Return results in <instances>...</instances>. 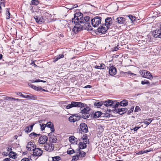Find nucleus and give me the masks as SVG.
I'll list each match as a JSON object with an SVG mask.
<instances>
[{
  "label": "nucleus",
  "mask_w": 161,
  "mask_h": 161,
  "mask_svg": "<svg viewBox=\"0 0 161 161\" xmlns=\"http://www.w3.org/2000/svg\"><path fill=\"white\" fill-rule=\"evenodd\" d=\"M84 108L81 110L80 112L82 114L88 113L90 110V108L87 106L86 104L80 102L72 101L70 104L67 105L66 108L67 109H69L73 107Z\"/></svg>",
  "instance_id": "f257e3e1"
},
{
  "label": "nucleus",
  "mask_w": 161,
  "mask_h": 161,
  "mask_svg": "<svg viewBox=\"0 0 161 161\" xmlns=\"http://www.w3.org/2000/svg\"><path fill=\"white\" fill-rule=\"evenodd\" d=\"M90 17L89 16H85L83 17L82 14L81 16V15L76 16L75 14L74 17L72 19V21L76 25H81L82 24H85V25L89 26L90 25Z\"/></svg>",
  "instance_id": "f03ea898"
},
{
  "label": "nucleus",
  "mask_w": 161,
  "mask_h": 161,
  "mask_svg": "<svg viewBox=\"0 0 161 161\" xmlns=\"http://www.w3.org/2000/svg\"><path fill=\"white\" fill-rule=\"evenodd\" d=\"M67 153L69 154H72L73 153H76L75 155L73 156L72 161H76L80 158L84 157L86 155L85 152L83 151H81L80 149H77L75 151L72 148H70L67 151Z\"/></svg>",
  "instance_id": "7ed1b4c3"
},
{
  "label": "nucleus",
  "mask_w": 161,
  "mask_h": 161,
  "mask_svg": "<svg viewBox=\"0 0 161 161\" xmlns=\"http://www.w3.org/2000/svg\"><path fill=\"white\" fill-rule=\"evenodd\" d=\"M101 19L102 18L100 17L96 16L92 19L91 22L92 26L94 27H97L101 24Z\"/></svg>",
  "instance_id": "20e7f679"
},
{
  "label": "nucleus",
  "mask_w": 161,
  "mask_h": 161,
  "mask_svg": "<svg viewBox=\"0 0 161 161\" xmlns=\"http://www.w3.org/2000/svg\"><path fill=\"white\" fill-rule=\"evenodd\" d=\"M153 36L155 38L158 37L161 38V24L158 30H154L152 33Z\"/></svg>",
  "instance_id": "39448f33"
},
{
  "label": "nucleus",
  "mask_w": 161,
  "mask_h": 161,
  "mask_svg": "<svg viewBox=\"0 0 161 161\" xmlns=\"http://www.w3.org/2000/svg\"><path fill=\"white\" fill-rule=\"evenodd\" d=\"M44 149L47 151H52L54 148V146L53 144L50 143H48L44 146Z\"/></svg>",
  "instance_id": "423d86ee"
},
{
  "label": "nucleus",
  "mask_w": 161,
  "mask_h": 161,
  "mask_svg": "<svg viewBox=\"0 0 161 161\" xmlns=\"http://www.w3.org/2000/svg\"><path fill=\"white\" fill-rule=\"evenodd\" d=\"M33 154L36 156H41L42 154V150L39 148L32 149Z\"/></svg>",
  "instance_id": "0eeeda50"
},
{
  "label": "nucleus",
  "mask_w": 161,
  "mask_h": 161,
  "mask_svg": "<svg viewBox=\"0 0 161 161\" xmlns=\"http://www.w3.org/2000/svg\"><path fill=\"white\" fill-rule=\"evenodd\" d=\"M80 129L83 132L86 133L88 131L87 126L85 123H81L80 125Z\"/></svg>",
  "instance_id": "6e6552de"
},
{
  "label": "nucleus",
  "mask_w": 161,
  "mask_h": 161,
  "mask_svg": "<svg viewBox=\"0 0 161 161\" xmlns=\"http://www.w3.org/2000/svg\"><path fill=\"white\" fill-rule=\"evenodd\" d=\"M48 140V138L46 136H42L39 137V142L41 144L46 143Z\"/></svg>",
  "instance_id": "1a4fd4ad"
},
{
  "label": "nucleus",
  "mask_w": 161,
  "mask_h": 161,
  "mask_svg": "<svg viewBox=\"0 0 161 161\" xmlns=\"http://www.w3.org/2000/svg\"><path fill=\"white\" fill-rule=\"evenodd\" d=\"M127 110L128 109L126 108H119L118 109H115V110H113V111L114 113H115V112H116L119 113V114L121 115L125 113Z\"/></svg>",
  "instance_id": "9d476101"
},
{
  "label": "nucleus",
  "mask_w": 161,
  "mask_h": 161,
  "mask_svg": "<svg viewBox=\"0 0 161 161\" xmlns=\"http://www.w3.org/2000/svg\"><path fill=\"white\" fill-rule=\"evenodd\" d=\"M75 25L73 29V31L75 33H76L78 31L83 30V25Z\"/></svg>",
  "instance_id": "9b49d317"
},
{
  "label": "nucleus",
  "mask_w": 161,
  "mask_h": 161,
  "mask_svg": "<svg viewBox=\"0 0 161 161\" xmlns=\"http://www.w3.org/2000/svg\"><path fill=\"white\" fill-rule=\"evenodd\" d=\"M35 147H36V146L34 144V143L33 142H30L28 143L26 148L27 150L31 151Z\"/></svg>",
  "instance_id": "f8f14e48"
},
{
  "label": "nucleus",
  "mask_w": 161,
  "mask_h": 161,
  "mask_svg": "<svg viewBox=\"0 0 161 161\" xmlns=\"http://www.w3.org/2000/svg\"><path fill=\"white\" fill-rule=\"evenodd\" d=\"M112 19L111 17H107L105 19V25L109 28V26L112 24Z\"/></svg>",
  "instance_id": "ddd939ff"
},
{
  "label": "nucleus",
  "mask_w": 161,
  "mask_h": 161,
  "mask_svg": "<svg viewBox=\"0 0 161 161\" xmlns=\"http://www.w3.org/2000/svg\"><path fill=\"white\" fill-rule=\"evenodd\" d=\"M109 73L112 76L115 75L116 73V69L114 66H111L109 69Z\"/></svg>",
  "instance_id": "4468645a"
},
{
  "label": "nucleus",
  "mask_w": 161,
  "mask_h": 161,
  "mask_svg": "<svg viewBox=\"0 0 161 161\" xmlns=\"http://www.w3.org/2000/svg\"><path fill=\"white\" fill-rule=\"evenodd\" d=\"M80 117L76 116L74 115L70 116L69 118V121L71 122H74L79 120L80 119Z\"/></svg>",
  "instance_id": "2eb2a0df"
},
{
  "label": "nucleus",
  "mask_w": 161,
  "mask_h": 161,
  "mask_svg": "<svg viewBox=\"0 0 161 161\" xmlns=\"http://www.w3.org/2000/svg\"><path fill=\"white\" fill-rule=\"evenodd\" d=\"M109 28L106 27H104L103 26H102L101 27H99L97 29V30L98 32L99 33L105 34L106 32L108 30V29Z\"/></svg>",
  "instance_id": "dca6fc26"
},
{
  "label": "nucleus",
  "mask_w": 161,
  "mask_h": 161,
  "mask_svg": "<svg viewBox=\"0 0 161 161\" xmlns=\"http://www.w3.org/2000/svg\"><path fill=\"white\" fill-rule=\"evenodd\" d=\"M125 21V19L122 17H119L116 18V22L119 24H124Z\"/></svg>",
  "instance_id": "f3484780"
},
{
  "label": "nucleus",
  "mask_w": 161,
  "mask_h": 161,
  "mask_svg": "<svg viewBox=\"0 0 161 161\" xmlns=\"http://www.w3.org/2000/svg\"><path fill=\"white\" fill-rule=\"evenodd\" d=\"M46 125H47L46 126L50 128L52 132L54 131L55 129L53 123L49 121L48 122Z\"/></svg>",
  "instance_id": "a211bd4d"
},
{
  "label": "nucleus",
  "mask_w": 161,
  "mask_h": 161,
  "mask_svg": "<svg viewBox=\"0 0 161 161\" xmlns=\"http://www.w3.org/2000/svg\"><path fill=\"white\" fill-rule=\"evenodd\" d=\"M104 116V114L100 111L96 112L94 114V117L95 118H99L101 116L103 117Z\"/></svg>",
  "instance_id": "6ab92c4d"
},
{
  "label": "nucleus",
  "mask_w": 161,
  "mask_h": 161,
  "mask_svg": "<svg viewBox=\"0 0 161 161\" xmlns=\"http://www.w3.org/2000/svg\"><path fill=\"white\" fill-rule=\"evenodd\" d=\"M23 97L27 98L28 99L35 100L36 97V96L33 95H24L23 96Z\"/></svg>",
  "instance_id": "aec40b11"
},
{
  "label": "nucleus",
  "mask_w": 161,
  "mask_h": 161,
  "mask_svg": "<svg viewBox=\"0 0 161 161\" xmlns=\"http://www.w3.org/2000/svg\"><path fill=\"white\" fill-rule=\"evenodd\" d=\"M34 125V124H33L32 125L26 127L25 129V131L27 133L30 132L32 130L33 127Z\"/></svg>",
  "instance_id": "412c9836"
},
{
  "label": "nucleus",
  "mask_w": 161,
  "mask_h": 161,
  "mask_svg": "<svg viewBox=\"0 0 161 161\" xmlns=\"http://www.w3.org/2000/svg\"><path fill=\"white\" fill-rule=\"evenodd\" d=\"M34 18L36 21L39 24H42L44 22L43 19L42 17L36 16Z\"/></svg>",
  "instance_id": "4be33fe9"
},
{
  "label": "nucleus",
  "mask_w": 161,
  "mask_h": 161,
  "mask_svg": "<svg viewBox=\"0 0 161 161\" xmlns=\"http://www.w3.org/2000/svg\"><path fill=\"white\" fill-rule=\"evenodd\" d=\"M79 149H83L85 148L86 147V143L84 142H80L79 144Z\"/></svg>",
  "instance_id": "5701e85b"
},
{
  "label": "nucleus",
  "mask_w": 161,
  "mask_h": 161,
  "mask_svg": "<svg viewBox=\"0 0 161 161\" xmlns=\"http://www.w3.org/2000/svg\"><path fill=\"white\" fill-rule=\"evenodd\" d=\"M64 55L63 54H59L55 56L53 58V62H56L58 59L64 58Z\"/></svg>",
  "instance_id": "b1692460"
},
{
  "label": "nucleus",
  "mask_w": 161,
  "mask_h": 161,
  "mask_svg": "<svg viewBox=\"0 0 161 161\" xmlns=\"http://www.w3.org/2000/svg\"><path fill=\"white\" fill-rule=\"evenodd\" d=\"M69 140L70 142L73 144L77 143V139L74 136H71L69 138Z\"/></svg>",
  "instance_id": "393cba45"
},
{
  "label": "nucleus",
  "mask_w": 161,
  "mask_h": 161,
  "mask_svg": "<svg viewBox=\"0 0 161 161\" xmlns=\"http://www.w3.org/2000/svg\"><path fill=\"white\" fill-rule=\"evenodd\" d=\"M112 102L113 101L111 100H110L109 99L105 101L104 103V105L107 107V106H112Z\"/></svg>",
  "instance_id": "a878e982"
},
{
  "label": "nucleus",
  "mask_w": 161,
  "mask_h": 161,
  "mask_svg": "<svg viewBox=\"0 0 161 161\" xmlns=\"http://www.w3.org/2000/svg\"><path fill=\"white\" fill-rule=\"evenodd\" d=\"M17 154L15 152L11 151L8 154L9 157L15 159L16 158Z\"/></svg>",
  "instance_id": "bb28decb"
},
{
  "label": "nucleus",
  "mask_w": 161,
  "mask_h": 161,
  "mask_svg": "<svg viewBox=\"0 0 161 161\" xmlns=\"http://www.w3.org/2000/svg\"><path fill=\"white\" fill-rule=\"evenodd\" d=\"M57 141L56 137L54 136H52L49 138V141L51 142L55 143H56Z\"/></svg>",
  "instance_id": "cd10ccee"
},
{
  "label": "nucleus",
  "mask_w": 161,
  "mask_h": 161,
  "mask_svg": "<svg viewBox=\"0 0 161 161\" xmlns=\"http://www.w3.org/2000/svg\"><path fill=\"white\" fill-rule=\"evenodd\" d=\"M119 105L122 106H126L128 104V102L127 100L124 99L121 101L120 103H119Z\"/></svg>",
  "instance_id": "c85d7f7f"
},
{
  "label": "nucleus",
  "mask_w": 161,
  "mask_h": 161,
  "mask_svg": "<svg viewBox=\"0 0 161 161\" xmlns=\"http://www.w3.org/2000/svg\"><path fill=\"white\" fill-rule=\"evenodd\" d=\"M145 75V78L149 79H152L153 78L150 72L148 71H147Z\"/></svg>",
  "instance_id": "c756f323"
},
{
  "label": "nucleus",
  "mask_w": 161,
  "mask_h": 161,
  "mask_svg": "<svg viewBox=\"0 0 161 161\" xmlns=\"http://www.w3.org/2000/svg\"><path fill=\"white\" fill-rule=\"evenodd\" d=\"M95 68L97 69H104L105 68V66L104 64H101L100 66H96Z\"/></svg>",
  "instance_id": "7c9ffc66"
},
{
  "label": "nucleus",
  "mask_w": 161,
  "mask_h": 161,
  "mask_svg": "<svg viewBox=\"0 0 161 161\" xmlns=\"http://www.w3.org/2000/svg\"><path fill=\"white\" fill-rule=\"evenodd\" d=\"M112 103V107L113 108L117 107L119 104V102L116 101H113Z\"/></svg>",
  "instance_id": "2f4dec72"
},
{
  "label": "nucleus",
  "mask_w": 161,
  "mask_h": 161,
  "mask_svg": "<svg viewBox=\"0 0 161 161\" xmlns=\"http://www.w3.org/2000/svg\"><path fill=\"white\" fill-rule=\"evenodd\" d=\"M6 19H9L10 17V14L9 11V9L8 8H6Z\"/></svg>",
  "instance_id": "473e14b6"
},
{
  "label": "nucleus",
  "mask_w": 161,
  "mask_h": 161,
  "mask_svg": "<svg viewBox=\"0 0 161 161\" xmlns=\"http://www.w3.org/2000/svg\"><path fill=\"white\" fill-rule=\"evenodd\" d=\"M82 118L84 119H86L87 118H88L90 116V114L88 113H84L82 114Z\"/></svg>",
  "instance_id": "72a5a7b5"
},
{
  "label": "nucleus",
  "mask_w": 161,
  "mask_h": 161,
  "mask_svg": "<svg viewBox=\"0 0 161 161\" xmlns=\"http://www.w3.org/2000/svg\"><path fill=\"white\" fill-rule=\"evenodd\" d=\"M146 71L147 70H145L140 71H139V73L142 77L145 78V74L146 73Z\"/></svg>",
  "instance_id": "f704fd0d"
},
{
  "label": "nucleus",
  "mask_w": 161,
  "mask_h": 161,
  "mask_svg": "<svg viewBox=\"0 0 161 161\" xmlns=\"http://www.w3.org/2000/svg\"><path fill=\"white\" fill-rule=\"evenodd\" d=\"M41 90H42V91H44V92H48L47 90H46L44 89H42L40 86L37 87L36 91H40Z\"/></svg>",
  "instance_id": "c9c22d12"
},
{
  "label": "nucleus",
  "mask_w": 161,
  "mask_h": 161,
  "mask_svg": "<svg viewBox=\"0 0 161 161\" xmlns=\"http://www.w3.org/2000/svg\"><path fill=\"white\" fill-rule=\"evenodd\" d=\"M31 3L32 5H36L39 3V1L36 0H32L31 1Z\"/></svg>",
  "instance_id": "e433bc0d"
},
{
  "label": "nucleus",
  "mask_w": 161,
  "mask_h": 161,
  "mask_svg": "<svg viewBox=\"0 0 161 161\" xmlns=\"http://www.w3.org/2000/svg\"><path fill=\"white\" fill-rule=\"evenodd\" d=\"M60 159V157L59 156H55L53 157V161H58Z\"/></svg>",
  "instance_id": "4c0bfd02"
},
{
  "label": "nucleus",
  "mask_w": 161,
  "mask_h": 161,
  "mask_svg": "<svg viewBox=\"0 0 161 161\" xmlns=\"http://www.w3.org/2000/svg\"><path fill=\"white\" fill-rule=\"evenodd\" d=\"M103 104L101 102H96L94 103V105L98 108H100Z\"/></svg>",
  "instance_id": "58836bf2"
},
{
  "label": "nucleus",
  "mask_w": 161,
  "mask_h": 161,
  "mask_svg": "<svg viewBox=\"0 0 161 161\" xmlns=\"http://www.w3.org/2000/svg\"><path fill=\"white\" fill-rule=\"evenodd\" d=\"M83 142L84 143H87V137L86 136H83L82 138Z\"/></svg>",
  "instance_id": "ea45409f"
},
{
  "label": "nucleus",
  "mask_w": 161,
  "mask_h": 161,
  "mask_svg": "<svg viewBox=\"0 0 161 161\" xmlns=\"http://www.w3.org/2000/svg\"><path fill=\"white\" fill-rule=\"evenodd\" d=\"M128 17L129 19L131 20L132 21H134L136 19V18L135 16H134L131 15H129Z\"/></svg>",
  "instance_id": "a19ab883"
},
{
  "label": "nucleus",
  "mask_w": 161,
  "mask_h": 161,
  "mask_svg": "<svg viewBox=\"0 0 161 161\" xmlns=\"http://www.w3.org/2000/svg\"><path fill=\"white\" fill-rule=\"evenodd\" d=\"M47 125L44 124H40V126L41 127V130H44L45 127Z\"/></svg>",
  "instance_id": "79ce46f5"
},
{
  "label": "nucleus",
  "mask_w": 161,
  "mask_h": 161,
  "mask_svg": "<svg viewBox=\"0 0 161 161\" xmlns=\"http://www.w3.org/2000/svg\"><path fill=\"white\" fill-rule=\"evenodd\" d=\"M141 84L142 85H144L145 84L149 85L150 84V83L148 80H146L142 81Z\"/></svg>",
  "instance_id": "37998d69"
},
{
  "label": "nucleus",
  "mask_w": 161,
  "mask_h": 161,
  "mask_svg": "<svg viewBox=\"0 0 161 161\" xmlns=\"http://www.w3.org/2000/svg\"><path fill=\"white\" fill-rule=\"evenodd\" d=\"M40 135V134H37L34 132H32L30 134V136H33L34 137L39 136Z\"/></svg>",
  "instance_id": "c03bdc74"
},
{
  "label": "nucleus",
  "mask_w": 161,
  "mask_h": 161,
  "mask_svg": "<svg viewBox=\"0 0 161 161\" xmlns=\"http://www.w3.org/2000/svg\"><path fill=\"white\" fill-rule=\"evenodd\" d=\"M5 0H1V2H0V5L1 6L4 7L5 6Z\"/></svg>",
  "instance_id": "a18cd8bd"
},
{
  "label": "nucleus",
  "mask_w": 161,
  "mask_h": 161,
  "mask_svg": "<svg viewBox=\"0 0 161 161\" xmlns=\"http://www.w3.org/2000/svg\"><path fill=\"white\" fill-rule=\"evenodd\" d=\"M134 109V107H132L131 108H130V110H128L127 114H129L131 113L132 112H133V110Z\"/></svg>",
  "instance_id": "49530a36"
},
{
  "label": "nucleus",
  "mask_w": 161,
  "mask_h": 161,
  "mask_svg": "<svg viewBox=\"0 0 161 161\" xmlns=\"http://www.w3.org/2000/svg\"><path fill=\"white\" fill-rule=\"evenodd\" d=\"M124 74H128L131 75H136L135 74L131 72V71H128L127 72H123Z\"/></svg>",
  "instance_id": "de8ad7c7"
},
{
  "label": "nucleus",
  "mask_w": 161,
  "mask_h": 161,
  "mask_svg": "<svg viewBox=\"0 0 161 161\" xmlns=\"http://www.w3.org/2000/svg\"><path fill=\"white\" fill-rule=\"evenodd\" d=\"M119 49V48L118 47V46L112 48H111V50L112 51H117Z\"/></svg>",
  "instance_id": "09e8293b"
},
{
  "label": "nucleus",
  "mask_w": 161,
  "mask_h": 161,
  "mask_svg": "<svg viewBox=\"0 0 161 161\" xmlns=\"http://www.w3.org/2000/svg\"><path fill=\"white\" fill-rule=\"evenodd\" d=\"M141 110V109L140 108L139 106H136L135 109V111L138 112L139 111Z\"/></svg>",
  "instance_id": "8fccbe9b"
},
{
  "label": "nucleus",
  "mask_w": 161,
  "mask_h": 161,
  "mask_svg": "<svg viewBox=\"0 0 161 161\" xmlns=\"http://www.w3.org/2000/svg\"><path fill=\"white\" fill-rule=\"evenodd\" d=\"M136 153L137 154H138V155L143 154L144 153V150L140 151L139 152H136Z\"/></svg>",
  "instance_id": "3c124183"
},
{
  "label": "nucleus",
  "mask_w": 161,
  "mask_h": 161,
  "mask_svg": "<svg viewBox=\"0 0 161 161\" xmlns=\"http://www.w3.org/2000/svg\"><path fill=\"white\" fill-rule=\"evenodd\" d=\"M30 86L33 89L35 90H36V88L37 86L33 85H30Z\"/></svg>",
  "instance_id": "603ef678"
},
{
  "label": "nucleus",
  "mask_w": 161,
  "mask_h": 161,
  "mask_svg": "<svg viewBox=\"0 0 161 161\" xmlns=\"http://www.w3.org/2000/svg\"><path fill=\"white\" fill-rule=\"evenodd\" d=\"M142 123H143L144 124H145V125H147H147H149L150 124L149 122H148L147 121V120H146L143 121V122H142Z\"/></svg>",
  "instance_id": "864d4df0"
},
{
  "label": "nucleus",
  "mask_w": 161,
  "mask_h": 161,
  "mask_svg": "<svg viewBox=\"0 0 161 161\" xmlns=\"http://www.w3.org/2000/svg\"><path fill=\"white\" fill-rule=\"evenodd\" d=\"M12 98H13V97H6L5 99H6V100L12 101L13 100V99H12Z\"/></svg>",
  "instance_id": "5fc2aeb1"
},
{
  "label": "nucleus",
  "mask_w": 161,
  "mask_h": 161,
  "mask_svg": "<svg viewBox=\"0 0 161 161\" xmlns=\"http://www.w3.org/2000/svg\"><path fill=\"white\" fill-rule=\"evenodd\" d=\"M21 161H30V160L28 158H24L22 159Z\"/></svg>",
  "instance_id": "6e6d98bb"
},
{
  "label": "nucleus",
  "mask_w": 161,
  "mask_h": 161,
  "mask_svg": "<svg viewBox=\"0 0 161 161\" xmlns=\"http://www.w3.org/2000/svg\"><path fill=\"white\" fill-rule=\"evenodd\" d=\"M16 94L17 95H18L19 96H21L22 97H23V94L21 92H16Z\"/></svg>",
  "instance_id": "4d7b16f0"
},
{
  "label": "nucleus",
  "mask_w": 161,
  "mask_h": 161,
  "mask_svg": "<svg viewBox=\"0 0 161 161\" xmlns=\"http://www.w3.org/2000/svg\"><path fill=\"white\" fill-rule=\"evenodd\" d=\"M12 99H13V100L17 101H21L22 100H23L19 99L18 98H12Z\"/></svg>",
  "instance_id": "13d9d810"
},
{
  "label": "nucleus",
  "mask_w": 161,
  "mask_h": 161,
  "mask_svg": "<svg viewBox=\"0 0 161 161\" xmlns=\"http://www.w3.org/2000/svg\"><path fill=\"white\" fill-rule=\"evenodd\" d=\"M140 128V127H136L132 129L131 130H134L135 131H136Z\"/></svg>",
  "instance_id": "bf43d9fd"
},
{
  "label": "nucleus",
  "mask_w": 161,
  "mask_h": 161,
  "mask_svg": "<svg viewBox=\"0 0 161 161\" xmlns=\"http://www.w3.org/2000/svg\"><path fill=\"white\" fill-rule=\"evenodd\" d=\"M91 87H92V86L90 85H87L84 87V88H91Z\"/></svg>",
  "instance_id": "052dcab7"
},
{
  "label": "nucleus",
  "mask_w": 161,
  "mask_h": 161,
  "mask_svg": "<svg viewBox=\"0 0 161 161\" xmlns=\"http://www.w3.org/2000/svg\"><path fill=\"white\" fill-rule=\"evenodd\" d=\"M146 120H147V121L148 122H149V124H150V123L152 122V119H146Z\"/></svg>",
  "instance_id": "680f3d73"
},
{
  "label": "nucleus",
  "mask_w": 161,
  "mask_h": 161,
  "mask_svg": "<svg viewBox=\"0 0 161 161\" xmlns=\"http://www.w3.org/2000/svg\"><path fill=\"white\" fill-rule=\"evenodd\" d=\"M10 160L9 158H7L4 159L3 161H9Z\"/></svg>",
  "instance_id": "e2e57ef3"
},
{
  "label": "nucleus",
  "mask_w": 161,
  "mask_h": 161,
  "mask_svg": "<svg viewBox=\"0 0 161 161\" xmlns=\"http://www.w3.org/2000/svg\"><path fill=\"white\" fill-rule=\"evenodd\" d=\"M69 9H72L74 8L73 7L72 5H71L69 6V7L68 8Z\"/></svg>",
  "instance_id": "0e129e2a"
},
{
  "label": "nucleus",
  "mask_w": 161,
  "mask_h": 161,
  "mask_svg": "<svg viewBox=\"0 0 161 161\" xmlns=\"http://www.w3.org/2000/svg\"><path fill=\"white\" fill-rule=\"evenodd\" d=\"M12 150V149L11 148L8 147L7 149V151L8 152Z\"/></svg>",
  "instance_id": "69168bd1"
},
{
  "label": "nucleus",
  "mask_w": 161,
  "mask_h": 161,
  "mask_svg": "<svg viewBox=\"0 0 161 161\" xmlns=\"http://www.w3.org/2000/svg\"><path fill=\"white\" fill-rule=\"evenodd\" d=\"M41 80H40V79H37V80H36L34 82H41Z\"/></svg>",
  "instance_id": "338daca9"
},
{
  "label": "nucleus",
  "mask_w": 161,
  "mask_h": 161,
  "mask_svg": "<svg viewBox=\"0 0 161 161\" xmlns=\"http://www.w3.org/2000/svg\"><path fill=\"white\" fill-rule=\"evenodd\" d=\"M73 7L74 8H75L76 7H78V5L77 4H75L72 5Z\"/></svg>",
  "instance_id": "774afa93"
}]
</instances>
